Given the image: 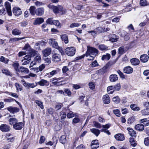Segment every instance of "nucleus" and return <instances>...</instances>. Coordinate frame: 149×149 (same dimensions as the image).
Instances as JSON below:
<instances>
[{"label": "nucleus", "mask_w": 149, "mask_h": 149, "mask_svg": "<svg viewBox=\"0 0 149 149\" xmlns=\"http://www.w3.org/2000/svg\"><path fill=\"white\" fill-rule=\"evenodd\" d=\"M23 50L25 51L19 52L18 53L19 56L20 57L26 54H29L25 56L24 58V59L22 60V64L24 65L29 64L31 57L35 56L37 52L31 49L30 46L28 44H26Z\"/></svg>", "instance_id": "nucleus-1"}, {"label": "nucleus", "mask_w": 149, "mask_h": 149, "mask_svg": "<svg viewBox=\"0 0 149 149\" xmlns=\"http://www.w3.org/2000/svg\"><path fill=\"white\" fill-rule=\"evenodd\" d=\"M87 47V49L86 54L81 56L77 57V60L83 58L85 55L86 57L88 58V60H93L95 57L98 55V51L97 49L88 46Z\"/></svg>", "instance_id": "nucleus-2"}, {"label": "nucleus", "mask_w": 149, "mask_h": 149, "mask_svg": "<svg viewBox=\"0 0 149 149\" xmlns=\"http://www.w3.org/2000/svg\"><path fill=\"white\" fill-rule=\"evenodd\" d=\"M47 6L49 8L52 9L53 12L55 13H59L61 15H62L66 12V10L64 9L62 6H60L57 7L50 4Z\"/></svg>", "instance_id": "nucleus-3"}, {"label": "nucleus", "mask_w": 149, "mask_h": 149, "mask_svg": "<svg viewBox=\"0 0 149 149\" xmlns=\"http://www.w3.org/2000/svg\"><path fill=\"white\" fill-rule=\"evenodd\" d=\"M49 43L53 47L58 49L61 52H62V50L61 48L59 47L57 42L55 41V39H49Z\"/></svg>", "instance_id": "nucleus-4"}, {"label": "nucleus", "mask_w": 149, "mask_h": 149, "mask_svg": "<svg viewBox=\"0 0 149 149\" xmlns=\"http://www.w3.org/2000/svg\"><path fill=\"white\" fill-rule=\"evenodd\" d=\"M76 49L73 47H68L66 48L65 52L66 54L69 56H74L75 53Z\"/></svg>", "instance_id": "nucleus-5"}, {"label": "nucleus", "mask_w": 149, "mask_h": 149, "mask_svg": "<svg viewBox=\"0 0 149 149\" xmlns=\"http://www.w3.org/2000/svg\"><path fill=\"white\" fill-rule=\"evenodd\" d=\"M10 127L9 126L6 124H3L0 126V130L3 132H8L10 130Z\"/></svg>", "instance_id": "nucleus-6"}, {"label": "nucleus", "mask_w": 149, "mask_h": 149, "mask_svg": "<svg viewBox=\"0 0 149 149\" xmlns=\"http://www.w3.org/2000/svg\"><path fill=\"white\" fill-rule=\"evenodd\" d=\"M4 5L6 9L8 15L9 16H11L12 15V13L10 3L7 1L5 3Z\"/></svg>", "instance_id": "nucleus-7"}, {"label": "nucleus", "mask_w": 149, "mask_h": 149, "mask_svg": "<svg viewBox=\"0 0 149 149\" xmlns=\"http://www.w3.org/2000/svg\"><path fill=\"white\" fill-rule=\"evenodd\" d=\"M14 66V68L16 71H20L22 72H23L25 73H28L29 72V70L27 68L22 67L19 69L18 66Z\"/></svg>", "instance_id": "nucleus-8"}, {"label": "nucleus", "mask_w": 149, "mask_h": 149, "mask_svg": "<svg viewBox=\"0 0 149 149\" xmlns=\"http://www.w3.org/2000/svg\"><path fill=\"white\" fill-rule=\"evenodd\" d=\"M60 80V78H57L56 77L50 79V81L54 85L57 86L62 85L61 81H58V80Z\"/></svg>", "instance_id": "nucleus-9"}, {"label": "nucleus", "mask_w": 149, "mask_h": 149, "mask_svg": "<svg viewBox=\"0 0 149 149\" xmlns=\"http://www.w3.org/2000/svg\"><path fill=\"white\" fill-rule=\"evenodd\" d=\"M24 126V124L22 122H17L13 125V128L16 130H21Z\"/></svg>", "instance_id": "nucleus-10"}, {"label": "nucleus", "mask_w": 149, "mask_h": 149, "mask_svg": "<svg viewBox=\"0 0 149 149\" xmlns=\"http://www.w3.org/2000/svg\"><path fill=\"white\" fill-rule=\"evenodd\" d=\"M33 66H30V68L31 70H32L36 72L42 71L45 68V66H39V68H35L33 67Z\"/></svg>", "instance_id": "nucleus-11"}, {"label": "nucleus", "mask_w": 149, "mask_h": 149, "mask_svg": "<svg viewBox=\"0 0 149 149\" xmlns=\"http://www.w3.org/2000/svg\"><path fill=\"white\" fill-rule=\"evenodd\" d=\"M44 9L43 7L37 8L36 10V14L38 16H42L44 13Z\"/></svg>", "instance_id": "nucleus-12"}, {"label": "nucleus", "mask_w": 149, "mask_h": 149, "mask_svg": "<svg viewBox=\"0 0 149 149\" xmlns=\"http://www.w3.org/2000/svg\"><path fill=\"white\" fill-rule=\"evenodd\" d=\"M13 13L16 16L21 15L22 14L21 9L19 8L14 7L13 10Z\"/></svg>", "instance_id": "nucleus-13"}, {"label": "nucleus", "mask_w": 149, "mask_h": 149, "mask_svg": "<svg viewBox=\"0 0 149 149\" xmlns=\"http://www.w3.org/2000/svg\"><path fill=\"white\" fill-rule=\"evenodd\" d=\"M52 60L54 62H57L61 60V56L58 54L55 53L52 56Z\"/></svg>", "instance_id": "nucleus-14"}, {"label": "nucleus", "mask_w": 149, "mask_h": 149, "mask_svg": "<svg viewBox=\"0 0 149 149\" xmlns=\"http://www.w3.org/2000/svg\"><path fill=\"white\" fill-rule=\"evenodd\" d=\"M7 109L11 113H17L19 111V109L16 107H9L7 108Z\"/></svg>", "instance_id": "nucleus-15"}, {"label": "nucleus", "mask_w": 149, "mask_h": 149, "mask_svg": "<svg viewBox=\"0 0 149 149\" xmlns=\"http://www.w3.org/2000/svg\"><path fill=\"white\" fill-rule=\"evenodd\" d=\"M114 137L117 140L119 141H123L125 139L124 134L120 133L116 134Z\"/></svg>", "instance_id": "nucleus-16"}, {"label": "nucleus", "mask_w": 149, "mask_h": 149, "mask_svg": "<svg viewBox=\"0 0 149 149\" xmlns=\"http://www.w3.org/2000/svg\"><path fill=\"white\" fill-rule=\"evenodd\" d=\"M133 71V68L130 66H128L124 68L123 72L127 74H131Z\"/></svg>", "instance_id": "nucleus-17"}, {"label": "nucleus", "mask_w": 149, "mask_h": 149, "mask_svg": "<svg viewBox=\"0 0 149 149\" xmlns=\"http://www.w3.org/2000/svg\"><path fill=\"white\" fill-rule=\"evenodd\" d=\"M44 21V19L42 18H36L33 24L34 25L40 24L42 23Z\"/></svg>", "instance_id": "nucleus-18"}, {"label": "nucleus", "mask_w": 149, "mask_h": 149, "mask_svg": "<svg viewBox=\"0 0 149 149\" xmlns=\"http://www.w3.org/2000/svg\"><path fill=\"white\" fill-rule=\"evenodd\" d=\"M51 48L48 47L42 51V53L43 55L46 57L49 55L51 54Z\"/></svg>", "instance_id": "nucleus-19"}, {"label": "nucleus", "mask_w": 149, "mask_h": 149, "mask_svg": "<svg viewBox=\"0 0 149 149\" xmlns=\"http://www.w3.org/2000/svg\"><path fill=\"white\" fill-rule=\"evenodd\" d=\"M37 83L40 86H48L49 84V81L46 80L42 79L40 81L38 82Z\"/></svg>", "instance_id": "nucleus-20"}, {"label": "nucleus", "mask_w": 149, "mask_h": 149, "mask_svg": "<svg viewBox=\"0 0 149 149\" xmlns=\"http://www.w3.org/2000/svg\"><path fill=\"white\" fill-rule=\"evenodd\" d=\"M130 62L132 65H138L140 63V61L139 59L134 58L130 60Z\"/></svg>", "instance_id": "nucleus-21"}, {"label": "nucleus", "mask_w": 149, "mask_h": 149, "mask_svg": "<svg viewBox=\"0 0 149 149\" xmlns=\"http://www.w3.org/2000/svg\"><path fill=\"white\" fill-rule=\"evenodd\" d=\"M41 61V57L40 56H37L34 59V61H32L31 65L32 64L33 65H35L36 64H37L38 63H40Z\"/></svg>", "instance_id": "nucleus-22"}, {"label": "nucleus", "mask_w": 149, "mask_h": 149, "mask_svg": "<svg viewBox=\"0 0 149 149\" xmlns=\"http://www.w3.org/2000/svg\"><path fill=\"white\" fill-rule=\"evenodd\" d=\"M149 58V57L147 54H143L141 55L140 60L142 62L146 63L147 62Z\"/></svg>", "instance_id": "nucleus-23"}, {"label": "nucleus", "mask_w": 149, "mask_h": 149, "mask_svg": "<svg viewBox=\"0 0 149 149\" xmlns=\"http://www.w3.org/2000/svg\"><path fill=\"white\" fill-rule=\"evenodd\" d=\"M104 103L105 104H108L110 102V98L108 95L107 94L104 95L102 98Z\"/></svg>", "instance_id": "nucleus-24"}, {"label": "nucleus", "mask_w": 149, "mask_h": 149, "mask_svg": "<svg viewBox=\"0 0 149 149\" xmlns=\"http://www.w3.org/2000/svg\"><path fill=\"white\" fill-rule=\"evenodd\" d=\"M23 85L25 87H26L28 88H34L37 86V83H25L24 84H23Z\"/></svg>", "instance_id": "nucleus-25"}, {"label": "nucleus", "mask_w": 149, "mask_h": 149, "mask_svg": "<svg viewBox=\"0 0 149 149\" xmlns=\"http://www.w3.org/2000/svg\"><path fill=\"white\" fill-rule=\"evenodd\" d=\"M6 137L8 141L12 142L15 139L14 136L10 133H7L6 134Z\"/></svg>", "instance_id": "nucleus-26"}, {"label": "nucleus", "mask_w": 149, "mask_h": 149, "mask_svg": "<svg viewBox=\"0 0 149 149\" xmlns=\"http://www.w3.org/2000/svg\"><path fill=\"white\" fill-rule=\"evenodd\" d=\"M21 31L17 28H15L12 30V33L14 36H18L21 34Z\"/></svg>", "instance_id": "nucleus-27"}, {"label": "nucleus", "mask_w": 149, "mask_h": 149, "mask_svg": "<svg viewBox=\"0 0 149 149\" xmlns=\"http://www.w3.org/2000/svg\"><path fill=\"white\" fill-rule=\"evenodd\" d=\"M53 141H49L46 143L47 145H49L50 146H52L54 143L55 144V145H54L55 146H56L58 140L56 137H53L52 138Z\"/></svg>", "instance_id": "nucleus-28"}, {"label": "nucleus", "mask_w": 149, "mask_h": 149, "mask_svg": "<svg viewBox=\"0 0 149 149\" xmlns=\"http://www.w3.org/2000/svg\"><path fill=\"white\" fill-rule=\"evenodd\" d=\"M135 129L139 131H142L144 129V125L141 124H137L135 126Z\"/></svg>", "instance_id": "nucleus-29"}, {"label": "nucleus", "mask_w": 149, "mask_h": 149, "mask_svg": "<svg viewBox=\"0 0 149 149\" xmlns=\"http://www.w3.org/2000/svg\"><path fill=\"white\" fill-rule=\"evenodd\" d=\"M118 39V36H117L116 35L113 34L111 35L109 40L110 41L112 42H117Z\"/></svg>", "instance_id": "nucleus-30"}, {"label": "nucleus", "mask_w": 149, "mask_h": 149, "mask_svg": "<svg viewBox=\"0 0 149 149\" xmlns=\"http://www.w3.org/2000/svg\"><path fill=\"white\" fill-rule=\"evenodd\" d=\"M139 4L141 6H145L149 5V2L147 0H140Z\"/></svg>", "instance_id": "nucleus-31"}, {"label": "nucleus", "mask_w": 149, "mask_h": 149, "mask_svg": "<svg viewBox=\"0 0 149 149\" xmlns=\"http://www.w3.org/2000/svg\"><path fill=\"white\" fill-rule=\"evenodd\" d=\"M109 79L111 82H115L118 79L117 76L115 74H113L110 76Z\"/></svg>", "instance_id": "nucleus-32"}, {"label": "nucleus", "mask_w": 149, "mask_h": 149, "mask_svg": "<svg viewBox=\"0 0 149 149\" xmlns=\"http://www.w3.org/2000/svg\"><path fill=\"white\" fill-rule=\"evenodd\" d=\"M25 38L24 37L22 38H11L10 39L9 42L11 43L13 42H15L17 41H18L23 39Z\"/></svg>", "instance_id": "nucleus-33"}, {"label": "nucleus", "mask_w": 149, "mask_h": 149, "mask_svg": "<svg viewBox=\"0 0 149 149\" xmlns=\"http://www.w3.org/2000/svg\"><path fill=\"white\" fill-rule=\"evenodd\" d=\"M107 91L108 94H112L115 91L114 89L113 86H109L107 88Z\"/></svg>", "instance_id": "nucleus-34"}, {"label": "nucleus", "mask_w": 149, "mask_h": 149, "mask_svg": "<svg viewBox=\"0 0 149 149\" xmlns=\"http://www.w3.org/2000/svg\"><path fill=\"white\" fill-rule=\"evenodd\" d=\"M127 130L129 131V134L132 136L135 137L136 136V133L132 129L127 128Z\"/></svg>", "instance_id": "nucleus-35"}, {"label": "nucleus", "mask_w": 149, "mask_h": 149, "mask_svg": "<svg viewBox=\"0 0 149 149\" xmlns=\"http://www.w3.org/2000/svg\"><path fill=\"white\" fill-rule=\"evenodd\" d=\"M61 38L62 40L65 43L67 44L68 42V36L66 34L62 35L61 36Z\"/></svg>", "instance_id": "nucleus-36"}, {"label": "nucleus", "mask_w": 149, "mask_h": 149, "mask_svg": "<svg viewBox=\"0 0 149 149\" xmlns=\"http://www.w3.org/2000/svg\"><path fill=\"white\" fill-rule=\"evenodd\" d=\"M35 9L36 7L34 6H31L30 7L29 10L31 15L34 16L36 15Z\"/></svg>", "instance_id": "nucleus-37"}, {"label": "nucleus", "mask_w": 149, "mask_h": 149, "mask_svg": "<svg viewBox=\"0 0 149 149\" xmlns=\"http://www.w3.org/2000/svg\"><path fill=\"white\" fill-rule=\"evenodd\" d=\"M17 122V120L15 118H10L9 120V124L13 126Z\"/></svg>", "instance_id": "nucleus-38"}, {"label": "nucleus", "mask_w": 149, "mask_h": 149, "mask_svg": "<svg viewBox=\"0 0 149 149\" xmlns=\"http://www.w3.org/2000/svg\"><path fill=\"white\" fill-rule=\"evenodd\" d=\"M91 131L95 134L96 136H97L100 134V131L96 129L92 128L90 130Z\"/></svg>", "instance_id": "nucleus-39"}, {"label": "nucleus", "mask_w": 149, "mask_h": 149, "mask_svg": "<svg viewBox=\"0 0 149 149\" xmlns=\"http://www.w3.org/2000/svg\"><path fill=\"white\" fill-rule=\"evenodd\" d=\"M76 116V113H73L71 111H69L67 115V117L69 118H72Z\"/></svg>", "instance_id": "nucleus-40"}, {"label": "nucleus", "mask_w": 149, "mask_h": 149, "mask_svg": "<svg viewBox=\"0 0 149 149\" xmlns=\"http://www.w3.org/2000/svg\"><path fill=\"white\" fill-rule=\"evenodd\" d=\"M130 107L134 111H139L140 110V108L135 104H131Z\"/></svg>", "instance_id": "nucleus-41"}, {"label": "nucleus", "mask_w": 149, "mask_h": 149, "mask_svg": "<svg viewBox=\"0 0 149 149\" xmlns=\"http://www.w3.org/2000/svg\"><path fill=\"white\" fill-rule=\"evenodd\" d=\"M136 120L135 117L132 116L130 117L127 120V123L129 124H131L134 122Z\"/></svg>", "instance_id": "nucleus-42"}, {"label": "nucleus", "mask_w": 149, "mask_h": 149, "mask_svg": "<svg viewBox=\"0 0 149 149\" xmlns=\"http://www.w3.org/2000/svg\"><path fill=\"white\" fill-rule=\"evenodd\" d=\"M15 86L16 88L17 91L19 92L22 91V86L17 83L15 84Z\"/></svg>", "instance_id": "nucleus-43"}, {"label": "nucleus", "mask_w": 149, "mask_h": 149, "mask_svg": "<svg viewBox=\"0 0 149 149\" xmlns=\"http://www.w3.org/2000/svg\"><path fill=\"white\" fill-rule=\"evenodd\" d=\"M111 57V55L107 53L106 54L103 55L102 57V60H108Z\"/></svg>", "instance_id": "nucleus-44"}, {"label": "nucleus", "mask_w": 149, "mask_h": 149, "mask_svg": "<svg viewBox=\"0 0 149 149\" xmlns=\"http://www.w3.org/2000/svg\"><path fill=\"white\" fill-rule=\"evenodd\" d=\"M141 113L143 116L149 115V110L148 108L142 110L141 111Z\"/></svg>", "instance_id": "nucleus-45"}, {"label": "nucleus", "mask_w": 149, "mask_h": 149, "mask_svg": "<svg viewBox=\"0 0 149 149\" xmlns=\"http://www.w3.org/2000/svg\"><path fill=\"white\" fill-rule=\"evenodd\" d=\"M60 141L63 144H65L66 141L65 136V135L62 136L60 138Z\"/></svg>", "instance_id": "nucleus-46"}, {"label": "nucleus", "mask_w": 149, "mask_h": 149, "mask_svg": "<svg viewBox=\"0 0 149 149\" xmlns=\"http://www.w3.org/2000/svg\"><path fill=\"white\" fill-rule=\"evenodd\" d=\"M108 47L104 45H100L98 46L99 49L101 50H107L108 49Z\"/></svg>", "instance_id": "nucleus-47"}, {"label": "nucleus", "mask_w": 149, "mask_h": 149, "mask_svg": "<svg viewBox=\"0 0 149 149\" xmlns=\"http://www.w3.org/2000/svg\"><path fill=\"white\" fill-rule=\"evenodd\" d=\"M0 61L5 64H7L9 60L8 58L4 57L3 56H1L0 58Z\"/></svg>", "instance_id": "nucleus-48"}, {"label": "nucleus", "mask_w": 149, "mask_h": 149, "mask_svg": "<svg viewBox=\"0 0 149 149\" xmlns=\"http://www.w3.org/2000/svg\"><path fill=\"white\" fill-rule=\"evenodd\" d=\"M112 100L113 102L116 103H119L120 101V99L118 96L114 97Z\"/></svg>", "instance_id": "nucleus-49"}, {"label": "nucleus", "mask_w": 149, "mask_h": 149, "mask_svg": "<svg viewBox=\"0 0 149 149\" xmlns=\"http://www.w3.org/2000/svg\"><path fill=\"white\" fill-rule=\"evenodd\" d=\"M130 142L132 146L135 147L136 145V143L133 138H130Z\"/></svg>", "instance_id": "nucleus-50"}, {"label": "nucleus", "mask_w": 149, "mask_h": 149, "mask_svg": "<svg viewBox=\"0 0 149 149\" xmlns=\"http://www.w3.org/2000/svg\"><path fill=\"white\" fill-rule=\"evenodd\" d=\"M124 49L123 46H121L118 48V53L119 54L122 55L124 53Z\"/></svg>", "instance_id": "nucleus-51"}, {"label": "nucleus", "mask_w": 149, "mask_h": 149, "mask_svg": "<svg viewBox=\"0 0 149 149\" xmlns=\"http://www.w3.org/2000/svg\"><path fill=\"white\" fill-rule=\"evenodd\" d=\"M6 13L5 9L3 7L0 5V15H4Z\"/></svg>", "instance_id": "nucleus-52"}, {"label": "nucleus", "mask_w": 149, "mask_h": 149, "mask_svg": "<svg viewBox=\"0 0 149 149\" xmlns=\"http://www.w3.org/2000/svg\"><path fill=\"white\" fill-rule=\"evenodd\" d=\"M35 102L42 109H43L44 107L42 102L40 101L36 100L35 101Z\"/></svg>", "instance_id": "nucleus-53"}, {"label": "nucleus", "mask_w": 149, "mask_h": 149, "mask_svg": "<svg viewBox=\"0 0 149 149\" xmlns=\"http://www.w3.org/2000/svg\"><path fill=\"white\" fill-rule=\"evenodd\" d=\"M120 83H118L113 86L114 89L115 91H118L120 88Z\"/></svg>", "instance_id": "nucleus-54"}, {"label": "nucleus", "mask_w": 149, "mask_h": 149, "mask_svg": "<svg viewBox=\"0 0 149 149\" xmlns=\"http://www.w3.org/2000/svg\"><path fill=\"white\" fill-rule=\"evenodd\" d=\"M2 72L3 73L6 74L7 75L11 76V74L10 72L7 70L3 69L2 70Z\"/></svg>", "instance_id": "nucleus-55"}, {"label": "nucleus", "mask_w": 149, "mask_h": 149, "mask_svg": "<svg viewBox=\"0 0 149 149\" xmlns=\"http://www.w3.org/2000/svg\"><path fill=\"white\" fill-rule=\"evenodd\" d=\"M93 124L95 127L98 128H100L102 127L101 124L98 122L96 121H94Z\"/></svg>", "instance_id": "nucleus-56"}, {"label": "nucleus", "mask_w": 149, "mask_h": 149, "mask_svg": "<svg viewBox=\"0 0 149 149\" xmlns=\"http://www.w3.org/2000/svg\"><path fill=\"white\" fill-rule=\"evenodd\" d=\"M96 29L98 32L102 33L105 31V30L104 28L100 27H97L96 28Z\"/></svg>", "instance_id": "nucleus-57"}, {"label": "nucleus", "mask_w": 149, "mask_h": 149, "mask_svg": "<svg viewBox=\"0 0 149 149\" xmlns=\"http://www.w3.org/2000/svg\"><path fill=\"white\" fill-rule=\"evenodd\" d=\"M113 112L116 116L118 117H119L120 115V113L119 109H117L113 110Z\"/></svg>", "instance_id": "nucleus-58"}, {"label": "nucleus", "mask_w": 149, "mask_h": 149, "mask_svg": "<svg viewBox=\"0 0 149 149\" xmlns=\"http://www.w3.org/2000/svg\"><path fill=\"white\" fill-rule=\"evenodd\" d=\"M64 93L67 94V95L69 96H70L71 95L72 93L70 91L68 88H66L65 89Z\"/></svg>", "instance_id": "nucleus-59"}, {"label": "nucleus", "mask_w": 149, "mask_h": 149, "mask_svg": "<svg viewBox=\"0 0 149 149\" xmlns=\"http://www.w3.org/2000/svg\"><path fill=\"white\" fill-rule=\"evenodd\" d=\"M117 73L119 74L120 77L122 79H125V75L123 73L119 70L117 71Z\"/></svg>", "instance_id": "nucleus-60"}, {"label": "nucleus", "mask_w": 149, "mask_h": 149, "mask_svg": "<svg viewBox=\"0 0 149 149\" xmlns=\"http://www.w3.org/2000/svg\"><path fill=\"white\" fill-rule=\"evenodd\" d=\"M144 143L146 146H149V137H148L145 139Z\"/></svg>", "instance_id": "nucleus-61"}, {"label": "nucleus", "mask_w": 149, "mask_h": 149, "mask_svg": "<svg viewBox=\"0 0 149 149\" xmlns=\"http://www.w3.org/2000/svg\"><path fill=\"white\" fill-rule=\"evenodd\" d=\"M60 116L61 117V120L64 119L66 118V115L65 112L61 111L60 113Z\"/></svg>", "instance_id": "nucleus-62"}, {"label": "nucleus", "mask_w": 149, "mask_h": 149, "mask_svg": "<svg viewBox=\"0 0 149 149\" xmlns=\"http://www.w3.org/2000/svg\"><path fill=\"white\" fill-rule=\"evenodd\" d=\"M107 66H104L102 69L99 70V71L102 72V73H104L107 71Z\"/></svg>", "instance_id": "nucleus-63"}, {"label": "nucleus", "mask_w": 149, "mask_h": 149, "mask_svg": "<svg viewBox=\"0 0 149 149\" xmlns=\"http://www.w3.org/2000/svg\"><path fill=\"white\" fill-rule=\"evenodd\" d=\"M143 74L148 77L146 78V79H149V70H146L143 72Z\"/></svg>", "instance_id": "nucleus-64"}]
</instances>
